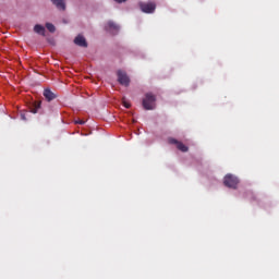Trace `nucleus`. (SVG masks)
Segmentation results:
<instances>
[{
    "label": "nucleus",
    "mask_w": 279,
    "mask_h": 279,
    "mask_svg": "<svg viewBox=\"0 0 279 279\" xmlns=\"http://www.w3.org/2000/svg\"><path fill=\"white\" fill-rule=\"evenodd\" d=\"M75 123L78 125H84V123H86V122L84 120H76Z\"/></svg>",
    "instance_id": "14"
},
{
    "label": "nucleus",
    "mask_w": 279,
    "mask_h": 279,
    "mask_svg": "<svg viewBox=\"0 0 279 279\" xmlns=\"http://www.w3.org/2000/svg\"><path fill=\"white\" fill-rule=\"evenodd\" d=\"M118 75V82L121 84V86H130V76H128V73H125L122 70H119L117 72Z\"/></svg>",
    "instance_id": "4"
},
{
    "label": "nucleus",
    "mask_w": 279,
    "mask_h": 279,
    "mask_svg": "<svg viewBox=\"0 0 279 279\" xmlns=\"http://www.w3.org/2000/svg\"><path fill=\"white\" fill-rule=\"evenodd\" d=\"M21 119H23V121H27V119L25 118V113L21 114Z\"/></svg>",
    "instance_id": "16"
},
{
    "label": "nucleus",
    "mask_w": 279,
    "mask_h": 279,
    "mask_svg": "<svg viewBox=\"0 0 279 279\" xmlns=\"http://www.w3.org/2000/svg\"><path fill=\"white\" fill-rule=\"evenodd\" d=\"M140 9L145 14H154V12H156V3H154V2H140Z\"/></svg>",
    "instance_id": "3"
},
{
    "label": "nucleus",
    "mask_w": 279,
    "mask_h": 279,
    "mask_svg": "<svg viewBox=\"0 0 279 279\" xmlns=\"http://www.w3.org/2000/svg\"><path fill=\"white\" fill-rule=\"evenodd\" d=\"M44 97L48 101H53V99L58 98V94L51 92V89H49V88H46V89H44Z\"/></svg>",
    "instance_id": "8"
},
{
    "label": "nucleus",
    "mask_w": 279,
    "mask_h": 279,
    "mask_svg": "<svg viewBox=\"0 0 279 279\" xmlns=\"http://www.w3.org/2000/svg\"><path fill=\"white\" fill-rule=\"evenodd\" d=\"M116 3H125L128 0H114Z\"/></svg>",
    "instance_id": "15"
},
{
    "label": "nucleus",
    "mask_w": 279,
    "mask_h": 279,
    "mask_svg": "<svg viewBox=\"0 0 279 279\" xmlns=\"http://www.w3.org/2000/svg\"><path fill=\"white\" fill-rule=\"evenodd\" d=\"M34 33L39 34L40 36H45V26L37 24L34 26Z\"/></svg>",
    "instance_id": "10"
},
{
    "label": "nucleus",
    "mask_w": 279,
    "mask_h": 279,
    "mask_svg": "<svg viewBox=\"0 0 279 279\" xmlns=\"http://www.w3.org/2000/svg\"><path fill=\"white\" fill-rule=\"evenodd\" d=\"M142 104L144 110H154L156 106V96H154L151 93L146 94Z\"/></svg>",
    "instance_id": "1"
},
{
    "label": "nucleus",
    "mask_w": 279,
    "mask_h": 279,
    "mask_svg": "<svg viewBox=\"0 0 279 279\" xmlns=\"http://www.w3.org/2000/svg\"><path fill=\"white\" fill-rule=\"evenodd\" d=\"M168 143L170 145H175L177 148L179 149V151H183V153L189 151V146L184 145V143H182L173 137L168 138Z\"/></svg>",
    "instance_id": "5"
},
{
    "label": "nucleus",
    "mask_w": 279,
    "mask_h": 279,
    "mask_svg": "<svg viewBox=\"0 0 279 279\" xmlns=\"http://www.w3.org/2000/svg\"><path fill=\"white\" fill-rule=\"evenodd\" d=\"M74 45H77V47H88V43L86 41V38L84 37V35H77L74 38Z\"/></svg>",
    "instance_id": "7"
},
{
    "label": "nucleus",
    "mask_w": 279,
    "mask_h": 279,
    "mask_svg": "<svg viewBox=\"0 0 279 279\" xmlns=\"http://www.w3.org/2000/svg\"><path fill=\"white\" fill-rule=\"evenodd\" d=\"M46 28L48 29V32H50L51 34H53V32H56V26L51 23H46Z\"/></svg>",
    "instance_id": "12"
},
{
    "label": "nucleus",
    "mask_w": 279,
    "mask_h": 279,
    "mask_svg": "<svg viewBox=\"0 0 279 279\" xmlns=\"http://www.w3.org/2000/svg\"><path fill=\"white\" fill-rule=\"evenodd\" d=\"M106 32H110L111 34H119L120 26L113 21L107 22L105 25Z\"/></svg>",
    "instance_id": "6"
},
{
    "label": "nucleus",
    "mask_w": 279,
    "mask_h": 279,
    "mask_svg": "<svg viewBox=\"0 0 279 279\" xmlns=\"http://www.w3.org/2000/svg\"><path fill=\"white\" fill-rule=\"evenodd\" d=\"M223 184L228 189H236L239 186V178L233 174H227L223 179Z\"/></svg>",
    "instance_id": "2"
},
{
    "label": "nucleus",
    "mask_w": 279,
    "mask_h": 279,
    "mask_svg": "<svg viewBox=\"0 0 279 279\" xmlns=\"http://www.w3.org/2000/svg\"><path fill=\"white\" fill-rule=\"evenodd\" d=\"M52 5H56L61 12L66 10V2L64 0H51Z\"/></svg>",
    "instance_id": "9"
},
{
    "label": "nucleus",
    "mask_w": 279,
    "mask_h": 279,
    "mask_svg": "<svg viewBox=\"0 0 279 279\" xmlns=\"http://www.w3.org/2000/svg\"><path fill=\"white\" fill-rule=\"evenodd\" d=\"M43 106L41 101H35L33 104V107L31 108V112H33V114H36L38 112V109Z\"/></svg>",
    "instance_id": "11"
},
{
    "label": "nucleus",
    "mask_w": 279,
    "mask_h": 279,
    "mask_svg": "<svg viewBox=\"0 0 279 279\" xmlns=\"http://www.w3.org/2000/svg\"><path fill=\"white\" fill-rule=\"evenodd\" d=\"M122 104H123L124 108H131V106H132L125 99L122 100Z\"/></svg>",
    "instance_id": "13"
}]
</instances>
